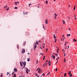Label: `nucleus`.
Instances as JSON below:
<instances>
[{
	"mask_svg": "<svg viewBox=\"0 0 77 77\" xmlns=\"http://www.w3.org/2000/svg\"><path fill=\"white\" fill-rule=\"evenodd\" d=\"M64 77H66V73H65L64 74Z\"/></svg>",
	"mask_w": 77,
	"mask_h": 77,
	"instance_id": "16",
	"label": "nucleus"
},
{
	"mask_svg": "<svg viewBox=\"0 0 77 77\" xmlns=\"http://www.w3.org/2000/svg\"><path fill=\"white\" fill-rule=\"evenodd\" d=\"M71 36V34H67V36Z\"/></svg>",
	"mask_w": 77,
	"mask_h": 77,
	"instance_id": "17",
	"label": "nucleus"
},
{
	"mask_svg": "<svg viewBox=\"0 0 77 77\" xmlns=\"http://www.w3.org/2000/svg\"><path fill=\"white\" fill-rule=\"evenodd\" d=\"M71 71H69L68 73V74L69 75V74H71Z\"/></svg>",
	"mask_w": 77,
	"mask_h": 77,
	"instance_id": "15",
	"label": "nucleus"
},
{
	"mask_svg": "<svg viewBox=\"0 0 77 77\" xmlns=\"http://www.w3.org/2000/svg\"><path fill=\"white\" fill-rule=\"evenodd\" d=\"M52 57H53V59H55V56H54L53 54H52Z\"/></svg>",
	"mask_w": 77,
	"mask_h": 77,
	"instance_id": "7",
	"label": "nucleus"
},
{
	"mask_svg": "<svg viewBox=\"0 0 77 77\" xmlns=\"http://www.w3.org/2000/svg\"><path fill=\"white\" fill-rule=\"evenodd\" d=\"M45 2H46V4H47V3H48V1H45Z\"/></svg>",
	"mask_w": 77,
	"mask_h": 77,
	"instance_id": "36",
	"label": "nucleus"
},
{
	"mask_svg": "<svg viewBox=\"0 0 77 77\" xmlns=\"http://www.w3.org/2000/svg\"><path fill=\"white\" fill-rule=\"evenodd\" d=\"M46 62H48V60H46Z\"/></svg>",
	"mask_w": 77,
	"mask_h": 77,
	"instance_id": "49",
	"label": "nucleus"
},
{
	"mask_svg": "<svg viewBox=\"0 0 77 77\" xmlns=\"http://www.w3.org/2000/svg\"><path fill=\"white\" fill-rule=\"evenodd\" d=\"M27 61H28V62H29V61H30V58H27Z\"/></svg>",
	"mask_w": 77,
	"mask_h": 77,
	"instance_id": "19",
	"label": "nucleus"
},
{
	"mask_svg": "<svg viewBox=\"0 0 77 77\" xmlns=\"http://www.w3.org/2000/svg\"><path fill=\"white\" fill-rule=\"evenodd\" d=\"M11 74H9V76H11Z\"/></svg>",
	"mask_w": 77,
	"mask_h": 77,
	"instance_id": "57",
	"label": "nucleus"
},
{
	"mask_svg": "<svg viewBox=\"0 0 77 77\" xmlns=\"http://www.w3.org/2000/svg\"><path fill=\"white\" fill-rule=\"evenodd\" d=\"M8 9H6L7 11H8V10H9V8H8Z\"/></svg>",
	"mask_w": 77,
	"mask_h": 77,
	"instance_id": "39",
	"label": "nucleus"
},
{
	"mask_svg": "<svg viewBox=\"0 0 77 77\" xmlns=\"http://www.w3.org/2000/svg\"><path fill=\"white\" fill-rule=\"evenodd\" d=\"M22 63H23L24 66H26V62L24 61V63L22 62Z\"/></svg>",
	"mask_w": 77,
	"mask_h": 77,
	"instance_id": "2",
	"label": "nucleus"
},
{
	"mask_svg": "<svg viewBox=\"0 0 77 77\" xmlns=\"http://www.w3.org/2000/svg\"><path fill=\"white\" fill-rule=\"evenodd\" d=\"M25 53V49H23L22 51V53Z\"/></svg>",
	"mask_w": 77,
	"mask_h": 77,
	"instance_id": "3",
	"label": "nucleus"
},
{
	"mask_svg": "<svg viewBox=\"0 0 77 77\" xmlns=\"http://www.w3.org/2000/svg\"><path fill=\"white\" fill-rule=\"evenodd\" d=\"M37 44H38V41H37L36 42V43H35V46H34V50H35L36 48V47H37Z\"/></svg>",
	"mask_w": 77,
	"mask_h": 77,
	"instance_id": "1",
	"label": "nucleus"
},
{
	"mask_svg": "<svg viewBox=\"0 0 77 77\" xmlns=\"http://www.w3.org/2000/svg\"><path fill=\"white\" fill-rule=\"evenodd\" d=\"M14 3H15V5H17V2H15Z\"/></svg>",
	"mask_w": 77,
	"mask_h": 77,
	"instance_id": "27",
	"label": "nucleus"
},
{
	"mask_svg": "<svg viewBox=\"0 0 77 77\" xmlns=\"http://www.w3.org/2000/svg\"><path fill=\"white\" fill-rule=\"evenodd\" d=\"M56 60H58V59H57V58L56 59Z\"/></svg>",
	"mask_w": 77,
	"mask_h": 77,
	"instance_id": "58",
	"label": "nucleus"
},
{
	"mask_svg": "<svg viewBox=\"0 0 77 77\" xmlns=\"http://www.w3.org/2000/svg\"><path fill=\"white\" fill-rule=\"evenodd\" d=\"M73 41H75V42H77V40H75V39H74Z\"/></svg>",
	"mask_w": 77,
	"mask_h": 77,
	"instance_id": "20",
	"label": "nucleus"
},
{
	"mask_svg": "<svg viewBox=\"0 0 77 77\" xmlns=\"http://www.w3.org/2000/svg\"><path fill=\"white\" fill-rule=\"evenodd\" d=\"M25 14H27V13L26 12V13H25Z\"/></svg>",
	"mask_w": 77,
	"mask_h": 77,
	"instance_id": "60",
	"label": "nucleus"
},
{
	"mask_svg": "<svg viewBox=\"0 0 77 77\" xmlns=\"http://www.w3.org/2000/svg\"><path fill=\"white\" fill-rule=\"evenodd\" d=\"M66 43H65L64 46H65L66 45Z\"/></svg>",
	"mask_w": 77,
	"mask_h": 77,
	"instance_id": "45",
	"label": "nucleus"
},
{
	"mask_svg": "<svg viewBox=\"0 0 77 77\" xmlns=\"http://www.w3.org/2000/svg\"><path fill=\"white\" fill-rule=\"evenodd\" d=\"M59 48H57V53H58L59 51H58L59 50Z\"/></svg>",
	"mask_w": 77,
	"mask_h": 77,
	"instance_id": "23",
	"label": "nucleus"
},
{
	"mask_svg": "<svg viewBox=\"0 0 77 77\" xmlns=\"http://www.w3.org/2000/svg\"><path fill=\"white\" fill-rule=\"evenodd\" d=\"M38 42H41V41L39 40Z\"/></svg>",
	"mask_w": 77,
	"mask_h": 77,
	"instance_id": "56",
	"label": "nucleus"
},
{
	"mask_svg": "<svg viewBox=\"0 0 77 77\" xmlns=\"http://www.w3.org/2000/svg\"><path fill=\"white\" fill-rule=\"evenodd\" d=\"M55 41H54V42H56L57 41V39H56V38H55Z\"/></svg>",
	"mask_w": 77,
	"mask_h": 77,
	"instance_id": "26",
	"label": "nucleus"
},
{
	"mask_svg": "<svg viewBox=\"0 0 77 77\" xmlns=\"http://www.w3.org/2000/svg\"><path fill=\"white\" fill-rule=\"evenodd\" d=\"M20 66L23 67V64H22V63H21V62H20Z\"/></svg>",
	"mask_w": 77,
	"mask_h": 77,
	"instance_id": "10",
	"label": "nucleus"
},
{
	"mask_svg": "<svg viewBox=\"0 0 77 77\" xmlns=\"http://www.w3.org/2000/svg\"><path fill=\"white\" fill-rule=\"evenodd\" d=\"M69 30H71V29H70V28H69Z\"/></svg>",
	"mask_w": 77,
	"mask_h": 77,
	"instance_id": "43",
	"label": "nucleus"
},
{
	"mask_svg": "<svg viewBox=\"0 0 77 77\" xmlns=\"http://www.w3.org/2000/svg\"><path fill=\"white\" fill-rule=\"evenodd\" d=\"M69 76L70 77H72V73H71L70 74H69Z\"/></svg>",
	"mask_w": 77,
	"mask_h": 77,
	"instance_id": "9",
	"label": "nucleus"
},
{
	"mask_svg": "<svg viewBox=\"0 0 77 77\" xmlns=\"http://www.w3.org/2000/svg\"><path fill=\"white\" fill-rule=\"evenodd\" d=\"M69 48V46H68V48H67V49H68V48Z\"/></svg>",
	"mask_w": 77,
	"mask_h": 77,
	"instance_id": "48",
	"label": "nucleus"
},
{
	"mask_svg": "<svg viewBox=\"0 0 77 77\" xmlns=\"http://www.w3.org/2000/svg\"><path fill=\"white\" fill-rule=\"evenodd\" d=\"M32 5V4H29V6H30Z\"/></svg>",
	"mask_w": 77,
	"mask_h": 77,
	"instance_id": "35",
	"label": "nucleus"
},
{
	"mask_svg": "<svg viewBox=\"0 0 77 77\" xmlns=\"http://www.w3.org/2000/svg\"><path fill=\"white\" fill-rule=\"evenodd\" d=\"M65 43H67V44H68V42H65Z\"/></svg>",
	"mask_w": 77,
	"mask_h": 77,
	"instance_id": "44",
	"label": "nucleus"
},
{
	"mask_svg": "<svg viewBox=\"0 0 77 77\" xmlns=\"http://www.w3.org/2000/svg\"><path fill=\"white\" fill-rule=\"evenodd\" d=\"M29 34V32H26V35H28Z\"/></svg>",
	"mask_w": 77,
	"mask_h": 77,
	"instance_id": "11",
	"label": "nucleus"
},
{
	"mask_svg": "<svg viewBox=\"0 0 77 77\" xmlns=\"http://www.w3.org/2000/svg\"><path fill=\"white\" fill-rule=\"evenodd\" d=\"M17 49H19V45H17Z\"/></svg>",
	"mask_w": 77,
	"mask_h": 77,
	"instance_id": "14",
	"label": "nucleus"
},
{
	"mask_svg": "<svg viewBox=\"0 0 77 77\" xmlns=\"http://www.w3.org/2000/svg\"><path fill=\"white\" fill-rule=\"evenodd\" d=\"M44 47H45V46H43V48H44Z\"/></svg>",
	"mask_w": 77,
	"mask_h": 77,
	"instance_id": "62",
	"label": "nucleus"
},
{
	"mask_svg": "<svg viewBox=\"0 0 77 77\" xmlns=\"http://www.w3.org/2000/svg\"><path fill=\"white\" fill-rule=\"evenodd\" d=\"M45 56H44V58H45Z\"/></svg>",
	"mask_w": 77,
	"mask_h": 77,
	"instance_id": "59",
	"label": "nucleus"
},
{
	"mask_svg": "<svg viewBox=\"0 0 77 77\" xmlns=\"http://www.w3.org/2000/svg\"><path fill=\"white\" fill-rule=\"evenodd\" d=\"M14 9H18V8H17V7H15L14 8Z\"/></svg>",
	"mask_w": 77,
	"mask_h": 77,
	"instance_id": "24",
	"label": "nucleus"
},
{
	"mask_svg": "<svg viewBox=\"0 0 77 77\" xmlns=\"http://www.w3.org/2000/svg\"><path fill=\"white\" fill-rule=\"evenodd\" d=\"M16 3H19V2H16Z\"/></svg>",
	"mask_w": 77,
	"mask_h": 77,
	"instance_id": "52",
	"label": "nucleus"
},
{
	"mask_svg": "<svg viewBox=\"0 0 77 77\" xmlns=\"http://www.w3.org/2000/svg\"><path fill=\"white\" fill-rule=\"evenodd\" d=\"M39 68H38L37 69V70H36V71H38V69H39Z\"/></svg>",
	"mask_w": 77,
	"mask_h": 77,
	"instance_id": "46",
	"label": "nucleus"
},
{
	"mask_svg": "<svg viewBox=\"0 0 77 77\" xmlns=\"http://www.w3.org/2000/svg\"><path fill=\"white\" fill-rule=\"evenodd\" d=\"M14 72H17V69L16 68H14Z\"/></svg>",
	"mask_w": 77,
	"mask_h": 77,
	"instance_id": "4",
	"label": "nucleus"
},
{
	"mask_svg": "<svg viewBox=\"0 0 77 77\" xmlns=\"http://www.w3.org/2000/svg\"><path fill=\"white\" fill-rule=\"evenodd\" d=\"M43 76H44V75H45V74H44V73H43L42 75Z\"/></svg>",
	"mask_w": 77,
	"mask_h": 77,
	"instance_id": "38",
	"label": "nucleus"
},
{
	"mask_svg": "<svg viewBox=\"0 0 77 77\" xmlns=\"http://www.w3.org/2000/svg\"><path fill=\"white\" fill-rule=\"evenodd\" d=\"M63 24H65V20H63Z\"/></svg>",
	"mask_w": 77,
	"mask_h": 77,
	"instance_id": "18",
	"label": "nucleus"
},
{
	"mask_svg": "<svg viewBox=\"0 0 77 77\" xmlns=\"http://www.w3.org/2000/svg\"><path fill=\"white\" fill-rule=\"evenodd\" d=\"M41 70V69H39V71H38V73L39 74H40V72H39V71H40Z\"/></svg>",
	"mask_w": 77,
	"mask_h": 77,
	"instance_id": "22",
	"label": "nucleus"
},
{
	"mask_svg": "<svg viewBox=\"0 0 77 77\" xmlns=\"http://www.w3.org/2000/svg\"><path fill=\"white\" fill-rule=\"evenodd\" d=\"M50 72H49L47 74V75H48V74H50Z\"/></svg>",
	"mask_w": 77,
	"mask_h": 77,
	"instance_id": "28",
	"label": "nucleus"
},
{
	"mask_svg": "<svg viewBox=\"0 0 77 77\" xmlns=\"http://www.w3.org/2000/svg\"><path fill=\"white\" fill-rule=\"evenodd\" d=\"M74 10H75V8L74 7Z\"/></svg>",
	"mask_w": 77,
	"mask_h": 77,
	"instance_id": "41",
	"label": "nucleus"
},
{
	"mask_svg": "<svg viewBox=\"0 0 77 77\" xmlns=\"http://www.w3.org/2000/svg\"><path fill=\"white\" fill-rule=\"evenodd\" d=\"M66 60H65V58H64V62H66Z\"/></svg>",
	"mask_w": 77,
	"mask_h": 77,
	"instance_id": "33",
	"label": "nucleus"
},
{
	"mask_svg": "<svg viewBox=\"0 0 77 77\" xmlns=\"http://www.w3.org/2000/svg\"><path fill=\"white\" fill-rule=\"evenodd\" d=\"M54 15H55V17H57V14H56V13H55V14H54Z\"/></svg>",
	"mask_w": 77,
	"mask_h": 77,
	"instance_id": "25",
	"label": "nucleus"
},
{
	"mask_svg": "<svg viewBox=\"0 0 77 77\" xmlns=\"http://www.w3.org/2000/svg\"><path fill=\"white\" fill-rule=\"evenodd\" d=\"M25 67V66H24L23 68H24Z\"/></svg>",
	"mask_w": 77,
	"mask_h": 77,
	"instance_id": "55",
	"label": "nucleus"
},
{
	"mask_svg": "<svg viewBox=\"0 0 77 77\" xmlns=\"http://www.w3.org/2000/svg\"><path fill=\"white\" fill-rule=\"evenodd\" d=\"M69 7H70V5H69Z\"/></svg>",
	"mask_w": 77,
	"mask_h": 77,
	"instance_id": "64",
	"label": "nucleus"
},
{
	"mask_svg": "<svg viewBox=\"0 0 77 77\" xmlns=\"http://www.w3.org/2000/svg\"><path fill=\"white\" fill-rule=\"evenodd\" d=\"M35 74L36 75V76H37V75H38V74L35 73Z\"/></svg>",
	"mask_w": 77,
	"mask_h": 77,
	"instance_id": "40",
	"label": "nucleus"
},
{
	"mask_svg": "<svg viewBox=\"0 0 77 77\" xmlns=\"http://www.w3.org/2000/svg\"><path fill=\"white\" fill-rule=\"evenodd\" d=\"M7 6H8V5H6L5 7H4V8H7Z\"/></svg>",
	"mask_w": 77,
	"mask_h": 77,
	"instance_id": "29",
	"label": "nucleus"
},
{
	"mask_svg": "<svg viewBox=\"0 0 77 77\" xmlns=\"http://www.w3.org/2000/svg\"><path fill=\"white\" fill-rule=\"evenodd\" d=\"M55 19H56V17L55 16Z\"/></svg>",
	"mask_w": 77,
	"mask_h": 77,
	"instance_id": "50",
	"label": "nucleus"
},
{
	"mask_svg": "<svg viewBox=\"0 0 77 77\" xmlns=\"http://www.w3.org/2000/svg\"><path fill=\"white\" fill-rule=\"evenodd\" d=\"M28 69H26V72L27 73V74H28Z\"/></svg>",
	"mask_w": 77,
	"mask_h": 77,
	"instance_id": "12",
	"label": "nucleus"
},
{
	"mask_svg": "<svg viewBox=\"0 0 77 77\" xmlns=\"http://www.w3.org/2000/svg\"><path fill=\"white\" fill-rule=\"evenodd\" d=\"M26 42H24L23 44V46H25V45H26Z\"/></svg>",
	"mask_w": 77,
	"mask_h": 77,
	"instance_id": "13",
	"label": "nucleus"
},
{
	"mask_svg": "<svg viewBox=\"0 0 77 77\" xmlns=\"http://www.w3.org/2000/svg\"><path fill=\"white\" fill-rule=\"evenodd\" d=\"M8 74H9V72H7V75H8Z\"/></svg>",
	"mask_w": 77,
	"mask_h": 77,
	"instance_id": "32",
	"label": "nucleus"
},
{
	"mask_svg": "<svg viewBox=\"0 0 77 77\" xmlns=\"http://www.w3.org/2000/svg\"><path fill=\"white\" fill-rule=\"evenodd\" d=\"M47 63H46L43 64V67H44L45 66H47Z\"/></svg>",
	"mask_w": 77,
	"mask_h": 77,
	"instance_id": "5",
	"label": "nucleus"
},
{
	"mask_svg": "<svg viewBox=\"0 0 77 77\" xmlns=\"http://www.w3.org/2000/svg\"><path fill=\"white\" fill-rule=\"evenodd\" d=\"M1 77H3V75H1Z\"/></svg>",
	"mask_w": 77,
	"mask_h": 77,
	"instance_id": "47",
	"label": "nucleus"
},
{
	"mask_svg": "<svg viewBox=\"0 0 77 77\" xmlns=\"http://www.w3.org/2000/svg\"><path fill=\"white\" fill-rule=\"evenodd\" d=\"M45 23H46V24H48V20H47V19H46L45 20Z\"/></svg>",
	"mask_w": 77,
	"mask_h": 77,
	"instance_id": "6",
	"label": "nucleus"
},
{
	"mask_svg": "<svg viewBox=\"0 0 77 77\" xmlns=\"http://www.w3.org/2000/svg\"><path fill=\"white\" fill-rule=\"evenodd\" d=\"M56 63H58V61H57L56 62Z\"/></svg>",
	"mask_w": 77,
	"mask_h": 77,
	"instance_id": "54",
	"label": "nucleus"
},
{
	"mask_svg": "<svg viewBox=\"0 0 77 77\" xmlns=\"http://www.w3.org/2000/svg\"><path fill=\"white\" fill-rule=\"evenodd\" d=\"M37 77H39V76L38 75V76H37Z\"/></svg>",
	"mask_w": 77,
	"mask_h": 77,
	"instance_id": "63",
	"label": "nucleus"
},
{
	"mask_svg": "<svg viewBox=\"0 0 77 77\" xmlns=\"http://www.w3.org/2000/svg\"><path fill=\"white\" fill-rule=\"evenodd\" d=\"M42 26H43V28H44V29H45V27H44V24H43V25H42Z\"/></svg>",
	"mask_w": 77,
	"mask_h": 77,
	"instance_id": "31",
	"label": "nucleus"
},
{
	"mask_svg": "<svg viewBox=\"0 0 77 77\" xmlns=\"http://www.w3.org/2000/svg\"><path fill=\"white\" fill-rule=\"evenodd\" d=\"M56 71H57V68H56L55 69Z\"/></svg>",
	"mask_w": 77,
	"mask_h": 77,
	"instance_id": "34",
	"label": "nucleus"
},
{
	"mask_svg": "<svg viewBox=\"0 0 77 77\" xmlns=\"http://www.w3.org/2000/svg\"><path fill=\"white\" fill-rule=\"evenodd\" d=\"M64 35H63V36H62V37H64Z\"/></svg>",
	"mask_w": 77,
	"mask_h": 77,
	"instance_id": "53",
	"label": "nucleus"
},
{
	"mask_svg": "<svg viewBox=\"0 0 77 77\" xmlns=\"http://www.w3.org/2000/svg\"><path fill=\"white\" fill-rule=\"evenodd\" d=\"M65 50H66V49H67V48H65Z\"/></svg>",
	"mask_w": 77,
	"mask_h": 77,
	"instance_id": "61",
	"label": "nucleus"
},
{
	"mask_svg": "<svg viewBox=\"0 0 77 77\" xmlns=\"http://www.w3.org/2000/svg\"><path fill=\"white\" fill-rule=\"evenodd\" d=\"M49 63V66H51V62H50V60H49L48 62V63Z\"/></svg>",
	"mask_w": 77,
	"mask_h": 77,
	"instance_id": "8",
	"label": "nucleus"
},
{
	"mask_svg": "<svg viewBox=\"0 0 77 77\" xmlns=\"http://www.w3.org/2000/svg\"><path fill=\"white\" fill-rule=\"evenodd\" d=\"M63 53H64V56H65L66 55L65 54V53H64V52H63Z\"/></svg>",
	"mask_w": 77,
	"mask_h": 77,
	"instance_id": "37",
	"label": "nucleus"
},
{
	"mask_svg": "<svg viewBox=\"0 0 77 77\" xmlns=\"http://www.w3.org/2000/svg\"><path fill=\"white\" fill-rule=\"evenodd\" d=\"M16 77V74H14V77Z\"/></svg>",
	"mask_w": 77,
	"mask_h": 77,
	"instance_id": "21",
	"label": "nucleus"
},
{
	"mask_svg": "<svg viewBox=\"0 0 77 77\" xmlns=\"http://www.w3.org/2000/svg\"><path fill=\"white\" fill-rule=\"evenodd\" d=\"M38 60H37V64H38Z\"/></svg>",
	"mask_w": 77,
	"mask_h": 77,
	"instance_id": "42",
	"label": "nucleus"
},
{
	"mask_svg": "<svg viewBox=\"0 0 77 77\" xmlns=\"http://www.w3.org/2000/svg\"><path fill=\"white\" fill-rule=\"evenodd\" d=\"M54 38H56V36H55V35L54 34Z\"/></svg>",
	"mask_w": 77,
	"mask_h": 77,
	"instance_id": "30",
	"label": "nucleus"
},
{
	"mask_svg": "<svg viewBox=\"0 0 77 77\" xmlns=\"http://www.w3.org/2000/svg\"><path fill=\"white\" fill-rule=\"evenodd\" d=\"M56 56H57L58 55L57 54H55Z\"/></svg>",
	"mask_w": 77,
	"mask_h": 77,
	"instance_id": "51",
	"label": "nucleus"
}]
</instances>
